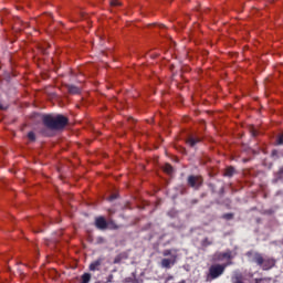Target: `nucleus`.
<instances>
[{
  "mask_svg": "<svg viewBox=\"0 0 283 283\" xmlns=\"http://www.w3.org/2000/svg\"><path fill=\"white\" fill-rule=\"evenodd\" d=\"M0 109H3V105L0 104Z\"/></svg>",
  "mask_w": 283,
  "mask_h": 283,
  "instance_id": "21",
  "label": "nucleus"
},
{
  "mask_svg": "<svg viewBox=\"0 0 283 283\" xmlns=\"http://www.w3.org/2000/svg\"><path fill=\"white\" fill-rule=\"evenodd\" d=\"M176 260H178L177 255H172L170 259H163L161 260L163 269H171V266L176 264Z\"/></svg>",
  "mask_w": 283,
  "mask_h": 283,
  "instance_id": "5",
  "label": "nucleus"
},
{
  "mask_svg": "<svg viewBox=\"0 0 283 283\" xmlns=\"http://www.w3.org/2000/svg\"><path fill=\"white\" fill-rule=\"evenodd\" d=\"M164 255H171V251L166 250V251L164 252Z\"/></svg>",
  "mask_w": 283,
  "mask_h": 283,
  "instance_id": "19",
  "label": "nucleus"
},
{
  "mask_svg": "<svg viewBox=\"0 0 283 283\" xmlns=\"http://www.w3.org/2000/svg\"><path fill=\"white\" fill-rule=\"evenodd\" d=\"M101 264H103L102 259L94 261L93 263L90 264V271H98V266H101Z\"/></svg>",
  "mask_w": 283,
  "mask_h": 283,
  "instance_id": "8",
  "label": "nucleus"
},
{
  "mask_svg": "<svg viewBox=\"0 0 283 283\" xmlns=\"http://www.w3.org/2000/svg\"><path fill=\"white\" fill-rule=\"evenodd\" d=\"M111 6H112V8H116V6H122V3L118 0H112Z\"/></svg>",
  "mask_w": 283,
  "mask_h": 283,
  "instance_id": "14",
  "label": "nucleus"
},
{
  "mask_svg": "<svg viewBox=\"0 0 283 283\" xmlns=\"http://www.w3.org/2000/svg\"><path fill=\"white\" fill-rule=\"evenodd\" d=\"M188 182L190 187H193L195 189H198L202 185V177L200 176H190L188 178Z\"/></svg>",
  "mask_w": 283,
  "mask_h": 283,
  "instance_id": "4",
  "label": "nucleus"
},
{
  "mask_svg": "<svg viewBox=\"0 0 283 283\" xmlns=\"http://www.w3.org/2000/svg\"><path fill=\"white\" fill-rule=\"evenodd\" d=\"M43 123L46 127H50V129H63V127L67 125V117L63 115H45L43 117Z\"/></svg>",
  "mask_w": 283,
  "mask_h": 283,
  "instance_id": "1",
  "label": "nucleus"
},
{
  "mask_svg": "<svg viewBox=\"0 0 283 283\" xmlns=\"http://www.w3.org/2000/svg\"><path fill=\"white\" fill-rule=\"evenodd\" d=\"M90 280H92V275L90 273H84L82 275V283H90Z\"/></svg>",
  "mask_w": 283,
  "mask_h": 283,
  "instance_id": "13",
  "label": "nucleus"
},
{
  "mask_svg": "<svg viewBox=\"0 0 283 283\" xmlns=\"http://www.w3.org/2000/svg\"><path fill=\"white\" fill-rule=\"evenodd\" d=\"M197 143H200V139H196L193 137H190L187 140V145H189L190 147H193Z\"/></svg>",
  "mask_w": 283,
  "mask_h": 283,
  "instance_id": "12",
  "label": "nucleus"
},
{
  "mask_svg": "<svg viewBox=\"0 0 283 283\" xmlns=\"http://www.w3.org/2000/svg\"><path fill=\"white\" fill-rule=\"evenodd\" d=\"M231 258H233V256L231 255V252H229V251L220 253L218 255V260H231Z\"/></svg>",
  "mask_w": 283,
  "mask_h": 283,
  "instance_id": "9",
  "label": "nucleus"
},
{
  "mask_svg": "<svg viewBox=\"0 0 283 283\" xmlns=\"http://www.w3.org/2000/svg\"><path fill=\"white\" fill-rule=\"evenodd\" d=\"M252 136H258V133L254 129H252Z\"/></svg>",
  "mask_w": 283,
  "mask_h": 283,
  "instance_id": "20",
  "label": "nucleus"
},
{
  "mask_svg": "<svg viewBox=\"0 0 283 283\" xmlns=\"http://www.w3.org/2000/svg\"><path fill=\"white\" fill-rule=\"evenodd\" d=\"M276 145H283V135H279L277 139H276Z\"/></svg>",
  "mask_w": 283,
  "mask_h": 283,
  "instance_id": "16",
  "label": "nucleus"
},
{
  "mask_svg": "<svg viewBox=\"0 0 283 283\" xmlns=\"http://www.w3.org/2000/svg\"><path fill=\"white\" fill-rule=\"evenodd\" d=\"M224 269H227V264H213L209 269V275L212 280L220 277L224 273Z\"/></svg>",
  "mask_w": 283,
  "mask_h": 283,
  "instance_id": "3",
  "label": "nucleus"
},
{
  "mask_svg": "<svg viewBox=\"0 0 283 283\" xmlns=\"http://www.w3.org/2000/svg\"><path fill=\"white\" fill-rule=\"evenodd\" d=\"M234 174H235V169L233 167H228V168H226V171H224L223 176L231 177Z\"/></svg>",
  "mask_w": 283,
  "mask_h": 283,
  "instance_id": "10",
  "label": "nucleus"
},
{
  "mask_svg": "<svg viewBox=\"0 0 283 283\" xmlns=\"http://www.w3.org/2000/svg\"><path fill=\"white\" fill-rule=\"evenodd\" d=\"M112 280H114V275H108L106 283H112Z\"/></svg>",
  "mask_w": 283,
  "mask_h": 283,
  "instance_id": "18",
  "label": "nucleus"
},
{
  "mask_svg": "<svg viewBox=\"0 0 283 283\" xmlns=\"http://www.w3.org/2000/svg\"><path fill=\"white\" fill-rule=\"evenodd\" d=\"M164 171H165V174L171 175V174H174V167H171V165H169V164H166L164 166Z\"/></svg>",
  "mask_w": 283,
  "mask_h": 283,
  "instance_id": "11",
  "label": "nucleus"
},
{
  "mask_svg": "<svg viewBox=\"0 0 283 283\" xmlns=\"http://www.w3.org/2000/svg\"><path fill=\"white\" fill-rule=\"evenodd\" d=\"M28 138H29V140H34V134L31 132V133H29L28 134Z\"/></svg>",
  "mask_w": 283,
  "mask_h": 283,
  "instance_id": "17",
  "label": "nucleus"
},
{
  "mask_svg": "<svg viewBox=\"0 0 283 283\" xmlns=\"http://www.w3.org/2000/svg\"><path fill=\"white\" fill-rule=\"evenodd\" d=\"M253 262H255V264H258V266H260L263 271H271V269H273V266L276 264L275 259L264 258L260 253H255L253 255Z\"/></svg>",
  "mask_w": 283,
  "mask_h": 283,
  "instance_id": "2",
  "label": "nucleus"
},
{
  "mask_svg": "<svg viewBox=\"0 0 283 283\" xmlns=\"http://www.w3.org/2000/svg\"><path fill=\"white\" fill-rule=\"evenodd\" d=\"M69 91L71 92V94H78L77 87L71 86Z\"/></svg>",
  "mask_w": 283,
  "mask_h": 283,
  "instance_id": "15",
  "label": "nucleus"
},
{
  "mask_svg": "<svg viewBox=\"0 0 283 283\" xmlns=\"http://www.w3.org/2000/svg\"><path fill=\"white\" fill-rule=\"evenodd\" d=\"M95 227H97V229H107V221L105 220V218L98 217L95 220Z\"/></svg>",
  "mask_w": 283,
  "mask_h": 283,
  "instance_id": "6",
  "label": "nucleus"
},
{
  "mask_svg": "<svg viewBox=\"0 0 283 283\" xmlns=\"http://www.w3.org/2000/svg\"><path fill=\"white\" fill-rule=\"evenodd\" d=\"M231 280L232 283H244V276L240 272H234Z\"/></svg>",
  "mask_w": 283,
  "mask_h": 283,
  "instance_id": "7",
  "label": "nucleus"
}]
</instances>
